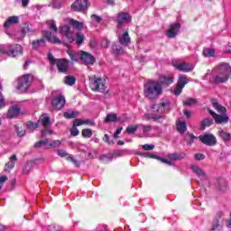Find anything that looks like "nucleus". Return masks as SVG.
<instances>
[{"mask_svg":"<svg viewBox=\"0 0 231 231\" xmlns=\"http://www.w3.org/2000/svg\"><path fill=\"white\" fill-rule=\"evenodd\" d=\"M231 68L228 63H220L213 69L209 82L211 84H224L230 79Z\"/></svg>","mask_w":231,"mask_h":231,"instance_id":"obj_1","label":"nucleus"},{"mask_svg":"<svg viewBox=\"0 0 231 231\" xmlns=\"http://www.w3.org/2000/svg\"><path fill=\"white\" fill-rule=\"evenodd\" d=\"M143 91L146 98L154 100L163 93V88H162V85L157 80H150L144 85Z\"/></svg>","mask_w":231,"mask_h":231,"instance_id":"obj_2","label":"nucleus"},{"mask_svg":"<svg viewBox=\"0 0 231 231\" xmlns=\"http://www.w3.org/2000/svg\"><path fill=\"white\" fill-rule=\"evenodd\" d=\"M46 24L50 30H52V32L50 31H42V36L52 44H62V41L55 36V33L59 31L57 28V23L53 20H48Z\"/></svg>","mask_w":231,"mask_h":231,"instance_id":"obj_3","label":"nucleus"},{"mask_svg":"<svg viewBox=\"0 0 231 231\" xmlns=\"http://www.w3.org/2000/svg\"><path fill=\"white\" fill-rule=\"evenodd\" d=\"M212 106L217 111V113H220V115H222L219 116L214 111L208 110L209 115H211V116L214 118L216 124H227L228 120L230 119L226 115H225V113H226V108H225V106L219 105V103L216 101H212Z\"/></svg>","mask_w":231,"mask_h":231,"instance_id":"obj_4","label":"nucleus"},{"mask_svg":"<svg viewBox=\"0 0 231 231\" xmlns=\"http://www.w3.org/2000/svg\"><path fill=\"white\" fill-rule=\"evenodd\" d=\"M89 82L92 91L106 93L107 90V86H106V79L102 78H97V76H94L89 79Z\"/></svg>","mask_w":231,"mask_h":231,"instance_id":"obj_5","label":"nucleus"},{"mask_svg":"<svg viewBox=\"0 0 231 231\" xmlns=\"http://www.w3.org/2000/svg\"><path fill=\"white\" fill-rule=\"evenodd\" d=\"M32 82H33V77L32 74L23 75L18 79L17 90L20 93H26V91H28V88L32 85Z\"/></svg>","mask_w":231,"mask_h":231,"instance_id":"obj_6","label":"nucleus"},{"mask_svg":"<svg viewBox=\"0 0 231 231\" xmlns=\"http://www.w3.org/2000/svg\"><path fill=\"white\" fill-rule=\"evenodd\" d=\"M0 53L3 55H8L9 57H18V55H23V47L19 44L11 45L9 51L6 47H0Z\"/></svg>","mask_w":231,"mask_h":231,"instance_id":"obj_7","label":"nucleus"},{"mask_svg":"<svg viewBox=\"0 0 231 231\" xmlns=\"http://www.w3.org/2000/svg\"><path fill=\"white\" fill-rule=\"evenodd\" d=\"M153 113H167L171 110V101L162 100L160 104H155L152 106Z\"/></svg>","mask_w":231,"mask_h":231,"instance_id":"obj_8","label":"nucleus"},{"mask_svg":"<svg viewBox=\"0 0 231 231\" xmlns=\"http://www.w3.org/2000/svg\"><path fill=\"white\" fill-rule=\"evenodd\" d=\"M199 140H200L204 145H208L209 147H214V145L217 143V139L212 134H205L203 135H199Z\"/></svg>","mask_w":231,"mask_h":231,"instance_id":"obj_9","label":"nucleus"},{"mask_svg":"<svg viewBox=\"0 0 231 231\" xmlns=\"http://www.w3.org/2000/svg\"><path fill=\"white\" fill-rule=\"evenodd\" d=\"M172 66H174L179 71L183 73H189L194 69V65L187 62H180L178 60L172 61Z\"/></svg>","mask_w":231,"mask_h":231,"instance_id":"obj_10","label":"nucleus"},{"mask_svg":"<svg viewBox=\"0 0 231 231\" xmlns=\"http://www.w3.org/2000/svg\"><path fill=\"white\" fill-rule=\"evenodd\" d=\"M60 143H61L60 140H55L50 143V141L48 139H45V140L37 142L34 144V147L36 149H39V148L42 147V145H44V147H46V149H51V147H53V148L60 147Z\"/></svg>","mask_w":231,"mask_h":231,"instance_id":"obj_11","label":"nucleus"},{"mask_svg":"<svg viewBox=\"0 0 231 231\" xmlns=\"http://www.w3.org/2000/svg\"><path fill=\"white\" fill-rule=\"evenodd\" d=\"M60 33L66 37L68 42H75V34L71 32V27L65 25L60 27Z\"/></svg>","mask_w":231,"mask_h":231,"instance_id":"obj_12","label":"nucleus"},{"mask_svg":"<svg viewBox=\"0 0 231 231\" xmlns=\"http://www.w3.org/2000/svg\"><path fill=\"white\" fill-rule=\"evenodd\" d=\"M157 82H159L162 89H163V88H169V86L174 82V76L172 74L161 75Z\"/></svg>","mask_w":231,"mask_h":231,"instance_id":"obj_13","label":"nucleus"},{"mask_svg":"<svg viewBox=\"0 0 231 231\" xmlns=\"http://www.w3.org/2000/svg\"><path fill=\"white\" fill-rule=\"evenodd\" d=\"M87 8H89V2L88 0H76L71 5V9L74 12H82V10H87Z\"/></svg>","mask_w":231,"mask_h":231,"instance_id":"obj_14","label":"nucleus"},{"mask_svg":"<svg viewBox=\"0 0 231 231\" xmlns=\"http://www.w3.org/2000/svg\"><path fill=\"white\" fill-rule=\"evenodd\" d=\"M79 59L87 66H93L95 64V57L86 51H81L79 54Z\"/></svg>","mask_w":231,"mask_h":231,"instance_id":"obj_15","label":"nucleus"},{"mask_svg":"<svg viewBox=\"0 0 231 231\" xmlns=\"http://www.w3.org/2000/svg\"><path fill=\"white\" fill-rule=\"evenodd\" d=\"M116 23H117V28H122L124 24H127L128 23H131V15L127 13H120L117 15L116 18Z\"/></svg>","mask_w":231,"mask_h":231,"instance_id":"obj_16","label":"nucleus"},{"mask_svg":"<svg viewBox=\"0 0 231 231\" xmlns=\"http://www.w3.org/2000/svg\"><path fill=\"white\" fill-rule=\"evenodd\" d=\"M66 104V98L63 96H57L52 99V107L57 111H60Z\"/></svg>","mask_w":231,"mask_h":231,"instance_id":"obj_17","label":"nucleus"},{"mask_svg":"<svg viewBox=\"0 0 231 231\" xmlns=\"http://www.w3.org/2000/svg\"><path fill=\"white\" fill-rule=\"evenodd\" d=\"M223 216H225L223 211L217 212L210 231H219V228H221V217H223Z\"/></svg>","mask_w":231,"mask_h":231,"instance_id":"obj_18","label":"nucleus"},{"mask_svg":"<svg viewBox=\"0 0 231 231\" xmlns=\"http://www.w3.org/2000/svg\"><path fill=\"white\" fill-rule=\"evenodd\" d=\"M180 28L181 25L180 23H172L166 32L167 37L169 39H174V37L180 33Z\"/></svg>","mask_w":231,"mask_h":231,"instance_id":"obj_19","label":"nucleus"},{"mask_svg":"<svg viewBox=\"0 0 231 231\" xmlns=\"http://www.w3.org/2000/svg\"><path fill=\"white\" fill-rule=\"evenodd\" d=\"M56 65L60 73H66L68 68H69V60L66 59H59L56 61Z\"/></svg>","mask_w":231,"mask_h":231,"instance_id":"obj_20","label":"nucleus"},{"mask_svg":"<svg viewBox=\"0 0 231 231\" xmlns=\"http://www.w3.org/2000/svg\"><path fill=\"white\" fill-rule=\"evenodd\" d=\"M117 38L121 46L127 47L131 44V37L129 36L128 32H125L123 34H120V32H117Z\"/></svg>","mask_w":231,"mask_h":231,"instance_id":"obj_21","label":"nucleus"},{"mask_svg":"<svg viewBox=\"0 0 231 231\" xmlns=\"http://www.w3.org/2000/svg\"><path fill=\"white\" fill-rule=\"evenodd\" d=\"M124 48H125V46H123L122 44H120V42H114L112 44V53L114 55H124Z\"/></svg>","mask_w":231,"mask_h":231,"instance_id":"obj_22","label":"nucleus"},{"mask_svg":"<svg viewBox=\"0 0 231 231\" xmlns=\"http://www.w3.org/2000/svg\"><path fill=\"white\" fill-rule=\"evenodd\" d=\"M18 159L17 155L14 154L12 157H10L9 162L5 166V171L10 172L14 167H15V163H17Z\"/></svg>","mask_w":231,"mask_h":231,"instance_id":"obj_23","label":"nucleus"},{"mask_svg":"<svg viewBox=\"0 0 231 231\" xmlns=\"http://www.w3.org/2000/svg\"><path fill=\"white\" fill-rule=\"evenodd\" d=\"M19 113H21V108H19V106H12L7 112V118H16V116H19Z\"/></svg>","mask_w":231,"mask_h":231,"instance_id":"obj_24","label":"nucleus"},{"mask_svg":"<svg viewBox=\"0 0 231 231\" xmlns=\"http://www.w3.org/2000/svg\"><path fill=\"white\" fill-rule=\"evenodd\" d=\"M69 24H70V26H73V28H75V30H78L79 32H80V30H84V23L79 22L72 18L69 19Z\"/></svg>","mask_w":231,"mask_h":231,"instance_id":"obj_25","label":"nucleus"},{"mask_svg":"<svg viewBox=\"0 0 231 231\" xmlns=\"http://www.w3.org/2000/svg\"><path fill=\"white\" fill-rule=\"evenodd\" d=\"M12 24H19V16H10L4 23L5 28H10Z\"/></svg>","mask_w":231,"mask_h":231,"instance_id":"obj_26","label":"nucleus"},{"mask_svg":"<svg viewBox=\"0 0 231 231\" xmlns=\"http://www.w3.org/2000/svg\"><path fill=\"white\" fill-rule=\"evenodd\" d=\"M163 116H158L156 114H147L145 115V120H152L153 122H163Z\"/></svg>","mask_w":231,"mask_h":231,"instance_id":"obj_27","label":"nucleus"},{"mask_svg":"<svg viewBox=\"0 0 231 231\" xmlns=\"http://www.w3.org/2000/svg\"><path fill=\"white\" fill-rule=\"evenodd\" d=\"M192 171L199 176V178H206L207 173L201 170L198 165H191Z\"/></svg>","mask_w":231,"mask_h":231,"instance_id":"obj_28","label":"nucleus"},{"mask_svg":"<svg viewBox=\"0 0 231 231\" xmlns=\"http://www.w3.org/2000/svg\"><path fill=\"white\" fill-rule=\"evenodd\" d=\"M215 185L218 190H225V189H226V180L223 178L217 179Z\"/></svg>","mask_w":231,"mask_h":231,"instance_id":"obj_29","label":"nucleus"},{"mask_svg":"<svg viewBox=\"0 0 231 231\" xmlns=\"http://www.w3.org/2000/svg\"><path fill=\"white\" fill-rule=\"evenodd\" d=\"M218 136L222 138V140L226 143V142H231V134L226 133L223 130H218Z\"/></svg>","mask_w":231,"mask_h":231,"instance_id":"obj_30","label":"nucleus"},{"mask_svg":"<svg viewBox=\"0 0 231 231\" xmlns=\"http://www.w3.org/2000/svg\"><path fill=\"white\" fill-rule=\"evenodd\" d=\"M188 82H189V79L187 78V76H185L183 74L179 75L178 81H177L178 86L185 88V86H187Z\"/></svg>","mask_w":231,"mask_h":231,"instance_id":"obj_31","label":"nucleus"},{"mask_svg":"<svg viewBox=\"0 0 231 231\" xmlns=\"http://www.w3.org/2000/svg\"><path fill=\"white\" fill-rule=\"evenodd\" d=\"M199 137L195 136L194 134H190V133H187L184 135V140L185 142H187V143L189 145H192V143H194V140H198Z\"/></svg>","mask_w":231,"mask_h":231,"instance_id":"obj_32","label":"nucleus"},{"mask_svg":"<svg viewBox=\"0 0 231 231\" xmlns=\"http://www.w3.org/2000/svg\"><path fill=\"white\" fill-rule=\"evenodd\" d=\"M177 131L180 134H183V133L187 131V123H185V121H179L177 123Z\"/></svg>","mask_w":231,"mask_h":231,"instance_id":"obj_33","label":"nucleus"},{"mask_svg":"<svg viewBox=\"0 0 231 231\" xmlns=\"http://www.w3.org/2000/svg\"><path fill=\"white\" fill-rule=\"evenodd\" d=\"M63 116L67 119L77 118V116H79V112L75 110H69L64 112Z\"/></svg>","mask_w":231,"mask_h":231,"instance_id":"obj_34","label":"nucleus"},{"mask_svg":"<svg viewBox=\"0 0 231 231\" xmlns=\"http://www.w3.org/2000/svg\"><path fill=\"white\" fill-rule=\"evenodd\" d=\"M38 123L42 124V125L46 127V125H50V117H48V116L46 114L42 115L41 117L38 120Z\"/></svg>","mask_w":231,"mask_h":231,"instance_id":"obj_35","label":"nucleus"},{"mask_svg":"<svg viewBox=\"0 0 231 231\" xmlns=\"http://www.w3.org/2000/svg\"><path fill=\"white\" fill-rule=\"evenodd\" d=\"M145 156L148 158H153L154 160H159V162H162V163H166V165H172V162H171L167 159L158 157L157 155L145 154Z\"/></svg>","mask_w":231,"mask_h":231,"instance_id":"obj_36","label":"nucleus"},{"mask_svg":"<svg viewBox=\"0 0 231 231\" xmlns=\"http://www.w3.org/2000/svg\"><path fill=\"white\" fill-rule=\"evenodd\" d=\"M75 82H77V79H75L73 76H66L64 78V83L67 86H75Z\"/></svg>","mask_w":231,"mask_h":231,"instance_id":"obj_37","label":"nucleus"},{"mask_svg":"<svg viewBox=\"0 0 231 231\" xmlns=\"http://www.w3.org/2000/svg\"><path fill=\"white\" fill-rule=\"evenodd\" d=\"M45 42H46V41L44 40V38L33 41L32 42L33 50H37L40 46H44Z\"/></svg>","mask_w":231,"mask_h":231,"instance_id":"obj_38","label":"nucleus"},{"mask_svg":"<svg viewBox=\"0 0 231 231\" xmlns=\"http://www.w3.org/2000/svg\"><path fill=\"white\" fill-rule=\"evenodd\" d=\"M141 125H130L126 127V133L128 134H134L136 131H138V128Z\"/></svg>","mask_w":231,"mask_h":231,"instance_id":"obj_39","label":"nucleus"},{"mask_svg":"<svg viewBox=\"0 0 231 231\" xmlns=\"http://www.w3.org/2000/svg\"><path fill=\"white\" fill-rule=\"evenodd\" d=\"M83 138H91L93 136V130L89 128L83 129L81 132Z\"/></svg>","mask_w":231,"mask_h":231,"instance_id":"obj_40","label":"nucleus"},{"mask_svg":"<svg viewBox=\"0 0 231 231\" xmlns=\"http://www.w3.org/2000/svg\"><path fill=\"white\" fill-rule=\"evenodd\" d=\"M84 34H82V32H77L76 33V43L78 44V46L82 45V43L84 42Z\"/></svg>","mask_w":231,"mask_h":231,"instance_id":"obj_41","label":"nucleus"},{"mask_svg":"<svg viewBox=\"0 0 231 231\" xmlns=\"http://www.w3.org/2000/svg\"><path fill=\"white\" fill-rule=\"evenodd\" d=\"M116 120H118V116H116V114H108L105 119V122H116Z\"/></svg>","mask_w":231,"mask_h":231,"instance_id":"obj_42","label":"nucleus"},{"mask_svg":"<svg viewBox=\"0 0 231 231\" xmlns=\"http://www.w3.org/2000/svg\"><path fill=\"white\" fill-rule=\"evenodd\" d=\"M203 55L204 57H214L216 51H214V49H204Z\"/></svg>","mask_w":231,"mask_h":231,"instance_id":"obj_43","label":"nucleus"},{"mask_svg":"<svg viewBox=\"0 0 231 231\" xmlns=\"http://www.w3.org/2000/svg\"><path fill=\"white\" fill-rule=\"evenodd\" d=\"M212 124H214V120L210 118L204 119V121L202 122V129H205V127H210Z\"/></svg>","mask_w":231,"mask_h":231,"instance_id":"obj_44","label":"nucleus"},{"mask_svg":"<svg viewBox=\"0 0 231 231\" xmlns=\"http://www.w3.org/2000/svg\"><path fill=\"white\" fill-rule=\"evenodd\" d=\"M68 54L70 58V60H72V62H78L79 61V54L74 53L70 51H68Z\"/></svg>","mask_w":231,"mask_h":231,"instance_id":"obj_45","label":"nucleus"},{"mask_svg":"<svg viewBox=\"0 0 231 231\" xmlns=\"http://www.w3.org/2000/svg\"><path fill=\"white\" fill-rule=\"evenodd\" d=\"M183 104L184 106H194V104H196V99L192 97H188L183 100Z\"/></svg>","mask_w":231,"mask_h":231,"instance_id":"obj_46","label":"nucleus"},{"mask_svg":"<svg viewBox=\"0 0 231 231\" xmlns=\"http://www.w3.org/2000/svg\"><path fill=\"white\" fill-rule=\"evenodd\" d=\"M181 91H183V87L177 84L175 89L173 90V95L176 97L181 95Z\"/></svg>","mask_w":231,"mask_h":231,"instance_id":"obj_47","label":"nucleus"},{"mask_svg":"<svg viewBox=\"0 0 231 231\" xmlns=\"http://www.w3.org/2000/svg\"><path fill=\"white\" fill-rule=\"evenodd\" d=\"M28 129L33 130L39 127V123H33L32 121L27 122Z\"/></svg>","mask_w":231,"mask_h":231,"instance_id":"obj_48","label":"nucleus"},{"mask_svg":"<svg viewBox=\"0 0 231 231\" xmlns=\"http://www.w3.org/2000/svg\"><path fill=\"white\" fill-rule=\"evenodd\" d=\"M32 32H34L32 29L30 28V25H24L22 28V33L23 35H26V33H30Z\"/></svg>","mask_w":231,"mask_h":231,"instance_id":"obj_49","label":"nucleus"},{"mask_svg":"<svg viewBox=\"0 0 231 231\" xmlns=\"http://www.w3.org/2000/svg\"><path fill=\"white\" fill-rule=\"evenodd\" d=\"M70 134L71 136H79L80 134V132L79 131V128L73 125L72 128L70 129Z\"/></svg>","mask_w":231,"mask_h":231,"instance_id":"obj_50","label":"nucleus"},{"mask_svg":"<svg viewBox=\"0 0 231 231\" xmlns=\"http://www.w3.org/2000/svg\"><path fill=\"white\" fill-rule=\"evenodd\" d=\"M142 129H143V133L144 134H147V133H151V131H152V126L151 125H141Z\"/></svg>","mask_w":231,"mask_h":231,"instance_id":"obj_51","label":"nucleus"},{"mask_svg":"<svg viewBox=\"0 0 231 231\" xmlns=\"http://www.w3.org/2000/svg\"><path fill=\"white\" fill-rule=\"evenodd\" d=\"M111 44V42H109V40L107 39H103L101 41V46L102 48H109V45Z\"/></svg>","mask_w":231,"mask_h":231,"instance_id":"obj_52","label":"nucleus"},{"mask_svg":"<svg viewBox=\"0 0 231 231\" xmlns=\"http://www.w3.org/2000/svg\"><path fill=\"white\" fill-rule=\"evenodd\" d=\"M3 89V86L0 85V90ZM2 107H5V97H3V94L0 92V109Z\"/></svg>","mask_w":231,"mask_h":231,"instance_id":"obj_53","label":"nucleus"},{"mask_svg":"<svg viewBox=\"0 0 231 231\" xmlns=\"http://www.w3.org/2000/svg\"><path fill=\"white\" fill-rule=\"evenodd\" d=\"M73 125L75 127H79L80 125H84V120L82 119H76L74 122H73Z\"/></svg>","mask_w":231,"mask_h":231,"instance_id":"obj_54","label":"nucleus"},{"mask_svg":"<svg viewBox=\"0 0 231 231\" xmlns=\"http://www.w3.org/2000/svg\"><path fill=\"white\" fill-rule=\"evenodd\" d=\"M48 59H49L51 64H57V59H55L53 54L48 53Z\"/></svg>","mask_w":231,"mask_h":231,"instance_id":"obj_55","label":"nucleus"},{"mask_svg":"<svg viewBox=\"0 0 231 231\" xmlns=\"http://www.w3.org/2000/svg\"><path fill=\"white\" fill-rule=\"evenodd\" d=\"M168 158L171 162H176L178 161V153H171L168 155Z\"/></svg>","mask_w":231,"mask_h":231,"instance_id":"obj_56","label":"nucleus"},{"mask_svg":"<svg viewBox=\"0 0 231 231\" xmlns=\"http://www.w3.org/2000/svg\"><path fill=\"white\" fill-rule=\"evenodd\" d=\"M143 151H152V149H154V145L153 144H144V145H143Z\"/></svg>","mask_w":231,"mask_h":231,"instance_id":"obj_57","label":"nucleus"},{"mask_svg":"<svg viewBox=\"0 0 231 231\" xmlns=\"http://www.w3.org/2000/svg\"><path fill=\"white\" fill-rule=\"evenodd\" d=\"M103 140L108 143V145H113V143H115L113 141H109V135L107 134H106L103 137Z\"/></svg>","mask_w":231,"mask_h":231,"instance_id":"obj_58","label":"nucleus"},{"mask_svg":"<svg viewBox=\"0 0 231 231\" xmlns=\"http://www.w3.org/2000/svg\"><path fill=\"white\" fill-rule=\"evenodd\" d=\"M194 158H195V160H198V161L205 160V154H203V153H196L194 155Z\"/></svg>","mask_w":231,"mask_h":231,"instance_id":"obj_59","label":"nucleus"},{"mask_svg":"<svg viewBox=\"0 0 231 231\" xmlns=\"http://www.w3.org/2000/svg\"><path fill=\"white\" fill-rule=\"evenodd\" d=\"M58 156H60L61 158H66L68 156V152L64 150H58Z\"/></svg>","mask_w":231,"mask_h":231,"instance_id":"obj_60","label":"nucleus"},{"mask_svg":"<svg viewBox=\"0 0 231 231\" xmlns=\"http://www.w3.org/2000/svg\"><path fill=\"white\" fill-rule=\"evenodd\" d=\"M91 19L96 23H100L102 21V18H100V16H97V14H92Z\"/></svg>","mask_w":231,"mask_h":231,"instance_id":"obj_61","label":"nucleus"},{"mask_svg":"<svg viewBox=\"0 0 231 231\" xmlns=\"http://www.w3.org/2000/svg\"><path fill=\"white\" fill-rule=\"evenodd\" d=\"M47 134H53V131H51V130H47V129L42 130V136H46Z\"/></svg>","mask_w":231,"mask_h":231,"instance_id":"obj_62","label":"nucleus"},{"mask_svg":"<svg viewBox=\"0 0 231 231\" xmlns=\"http://www.w3.org/2000/svg\"><path fill=\"white\" fill-rule=\"evenodd\" d=\"M95 125V123L89 119L83 120V125Z\"/></svg>","mask_w":231,"mask_h":231,"instance_id":"obj_63","label":"nucleus"},{"mask_svg":"<svg viewBox=\"0 0 231 231\" xmlns=\"http://www.w3.org/2000/svg\"><path fill=\"white\" fill-rule=\"evenodd\" d=\"M124 128L123 127H119V128H117V130L116 131V133L114 134V138H118V134H120V133H122V130H123Z\"/></svg>","mask_w":231,"mask_h":231,"instance_id":"obj_64","label":"nucleus"}]
</instances>
